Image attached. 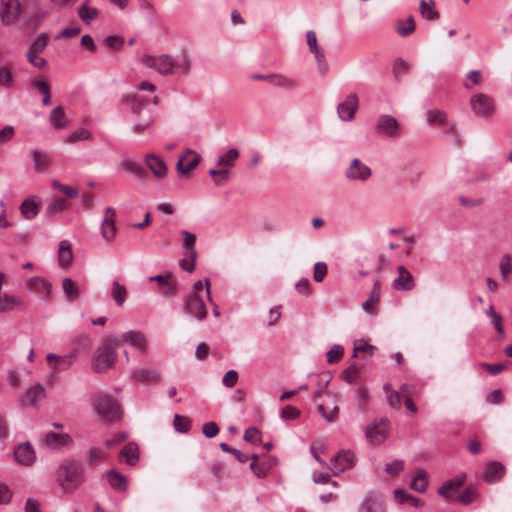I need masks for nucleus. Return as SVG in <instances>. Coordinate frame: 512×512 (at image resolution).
<instances>
[{"label":"nucleus","mask_w":512,"mask_h":512,"mask_svg":"<svg viewBox=\"0 0 512 512\" xmlns=\"http://www.w3.org/2000/svg\"><path fill=\"white\" fill-rule=\"evenodd\" d=\"M121 340L117 337H106L103 344L94 352L92 358V368L97 373H104L111 369L117 359V349Z\"/></svg>","instance_id":"obj_1"},{"label":"nucleus","mask_w":512,"mask_h":512,"mask_svg":"<svg viewBox=\"0 0 512 512\" xmlns=\"http://www.w3.org/2000/svg\"><path fill=\"white\" fill-rule=\"evenodd\" d=\"M84 468L73 460H66L56 471V481L65 491L70 492L78 489L83 481Z\"/></svg>","instance_id":"obj_2"},{"label":"nucleus","mask_w":512,"mask_h":512,"mask_svg":"<svg viewBox=\"0 0 512 512\" xmlns=\"http://www.w3.org/2000/svg\"><path fill=\"white\" fill-rule=\"evenodd\" d=\"M92 408L101 421L115 422L122 417L120 404L107 394H97L93 398Z\"/></svg>","instance_id":"obj_3"},{"label":"nucleus","mask_w":512,"mask_h":512,"mask_svg":"<svg viewBox=\"0 0 512 512\" xmlns=\"http://www.w3.org/2000/svg\"><path fill=\"white\" fill-rule=\"evenodd\" d=\"M141 62L144 66L150 69H154L160 75L167 76L174 73L177 67H180L177 61H175L169 54H161L159 56H152L144 54L141 58ZM189 62L185 61L181 67L183 68L184 74L189 72Z\"/></svg>","instance_id":"obj_4"},{"label":"nucleus","mask_w":512,"mask_h":512,"mask_svg":"<svg viewBox=\"0 0 512 512\" xmlns=\"http://www.w3.org/2000/svg\"><path fill=\"white\" fill-rule=\"evenodd\" d=\"M183 311L187 315L202 321L207 316V310L201 295L188 293L183 299Z\"/></svg>","instance_id":"obj_5"},{"label":"nucleus","mask_w":512,"mask_h":512,"mask_svg":"<svg viewBox=\"0 0 512 512\" xmlns=\"http://www.w3.org/2000/svg\"><path fill=\"white\" fill-rule=\"evenodd\" d=\"M470 106L476 116L486 119L492 117L495 112L494 100L484 93L473 95L470 99Z\"/></svg>","instance_id":"obj_6"},{"label":"nucleus","mask_w":512,"mask_h":512,"mask_svg":"<svg viewBox=\"0 0 512 512\" xmlns=\"http://www.w3.org/2000/svg\"><path fill=\"white\" fill-rule=\"evenodd\" d=\"M389 421L387 418L373 422L366 428L365 434L367 440L372 445L382 444L389 436Z\"/></svg>","instance_id":"obj_7"},{"label":"nucleus","mask_w":512,"mask_h":512,"mask_svg":"<svg viewBox=\"0 0 512 512\" xmlns=\"http://www.w3.org/2000/svg\"><path fill=\"white\" fill-rule=\"evenodd\" d=\"M21 14V4L19 0H1L0 16L4 25L14 24Z\"/></svg>","instance_id":"obj_8"},{"label":"nucleus","mask_w":512,"mask_h":512,"mask_svg":"<svg viewBox=\"0 0 512 512\" xmlns=\"http://www.w3.org/2000/svg\"><path fill=\"white\" fill-rule=\"evenodd\" d=\"M375 129L378 134L389 138L398 137L400 132L396 118L387 114L378 117Z\"/></svg>","instance_id":"obj_9"},{"label":"nucleus","mask_w":512,"mask_h":512,"mask_svg":"<svg viewBox=\"0 0 512 512\" xmlns=\"http://www.w3.org/2000/svg\"><path fill=\"white\" fill-rule=\"evenodd\" d=\"M200 161L201 156L199 154L194 150L187 149L183 155L179 157L176 169L179 173L185 175L195 169Z\"/></svg>","instance_id":"obj_10"},{"label":"nucleus","mask_w":512,"mask_h":512,"mask_svg":"<svg viewBox=\"0 0 512 512\" xmlns=\"http://www.w3.org/2000/svg\"><path fill=\"white\" fill-rule=\"evenodd\" d=\"M359 106L358 97L356 94H349L345 101L340 103L337 107V112L339 117L343 121H350L354 118V114L356 113Z\"/></svg>","instance_id":"obj_11"},{"label":"nucleus","mask_w":512,"mask_h":512,"mask_svg":"<svg viewBox=\"0 0 512 512\" xmlns=\"http://www.w3.org/2000/svg\"><path fill=\"white\" fill-rule=\"evenodd\" d=\"M354 454L351 451L339 452L331 460V470L333 475H338L344 470L353 466Z\"/></svg>","instance_id":"obj_12"},{"label":"nucleus","mask_w":512,"mask_h":512,"mask_svg":"<svg viewBox=\"0 0 512 512\" xmlns=\"http://www.w3.org/2000/svg\"><path fill=\"white\" fill-rule=\"evenodd\" d=\"M371 176V169L355 158L346 171V177L351 180L365 181Z\"/></svg>","instance_id":"obj_13"},{"label":"nucleus","mask_w":512,"mask_h":512,"mask_svg":"<svg viewBox=\"0 0 512 512\" xmlns=\"http://www.w3.org/2000/svg\"><path fill=\"white\" fill-rule=\"evenodd\" d=\"M14 458L19 464L29 466L35 461V451L29 443H23L15 448Z\"/></svg>","instance_id":"obj_14"},{"label":"nucleus","mask_w":512,"mask_h":512,"mask_svg":"<svg viewBox=\"0 0 512 512\" xmlns=\"http://www.w3.org/2000/svg\"><path fill=\"white\" fill-rule=\"evenodd\" d=\"M145 163L158 179H163L168 172L165 162L155 154H148L145 158Z\"/></svg>","instance_id":"obj_15"},{"label":"nucleus","mask_w":512,"mask_h":512,"mask_svg":"<svg viewBox=\"0 0 512 512\" xmlns=\"http://www.w3.org/2000/svg\"><path fill=\"white\" fill-rule=\"evenodd\" d=\"M132 377L139 382L147 384L158 383L161 379L160 374L154 369L136 368L132 372Z\"/></svg>","instance_id":"obj_16"},{"label":"nucleus","mask_w":512,"mask_h":512,"mask_svg":"<svg viewBox=\"0 0 512 512\" xmlns=\"http://www.w3.org/2000/svg\"><path fill=\"white\" fill-rule=\"evenodd\" d=\"M399 277L393 282L396 290H411L414 287V278L404 266L398 267Z\"/></svg>","instance_id":"obj_17"},{"label":"nucleus","mask_w":512,"mask_h":512,"mask_svg":"<svg viewBox=\"0 0 512 512\" xmlns=\"http://www.w3.org/2000/svg\"><path fill=\"white\" fill-rule=\"evenodd\" d=\"M171 278L172 275L167 273L166 275L151 276L149 280L158 282L159 292L166 297L176 294L175 284L170 281Z\"/></svg>","instance_id":"obj_18"},{"label":"nucleus","mask_w":512,"mask_h":512,"mask_svg":"<svg viewBox=\"0 0 512 512\" xmlns=\"http://www.w3.org/2000/svg\"><path fill=\"white\" fill-rule=\"evenodd\" d=\"M466 480V474H459L454 478L446 481L441 487L438 488V494L443 497H449L454 491L461 487Z\"/></svg>","instance_id":"obj_19"},{"label":"nucleus","mask_w":512,"mask_h":512,"mask_svg":"<svg viewBox=\"0 0 512 512\" xmlns=\"http://www.w3.org/2000/svg\"><path fill=\"white\" fill-rule=\"evenodd\" d=\"M504 474V466L497 461H493L487 465L483 473V479L488 483H494L502 478Z\"/></svg>","instance_id":"obj_20"},{"label":"nucleus","mask_w":512,"mask_h":512,"mask_svg":"<svg viewBox=\"0 0 512 512\" xmlns=\"http://www.w3.org/2000/svg\"><path fill=\"white\" fill-rule=\"evenodd\" d=\"M46 396L45 388L40 383L28 387L25 391L23 401L28 402L30 405L35 406L37 401Z\"/></svg>","instance_id":"obj_21"},{"label":"nucleus","mask_w":512,"mask_h":512,"mask_svg":"<svg viewBox=\"0 0 512 512\" xmlns=\"http://www.w3.org/2000/svg\"><path fill=\"white\" fill-rule=\"evenodd\" d=\"M359 512H386V508L379 497L368 495L363 500Z\"/></svg>","instance_id":"obj_22"},{"label":"nucleus","mask_w":512,"mask_h":512,"mask_svg":"<svg viewBox=\"0 0 512 512\" xmlns=\"http://www.w3.org/2000/svg\"><path fill=\"white\" fill-rule=\"evenodd\" d=\"M45 443L49 447L59 448L71 444L72 438L67 433L58 434L55 432H48L45 436Z\"/></svg>","instance_id":"obj_23"},{"label":"nucleus","mask_w":512,"mask_h":512,"mask_svg":"<svg viewBox=\"0 0 512 512\" xmlns=\"http://www.w3.org/2000/svg\"><path fill=\"white\" fill-rule=\"evenodd\" d=\"M73 261V254L71 245L68 241L63 240L59 243L58 248V262L59 265L63 268H67L71 265Z\"/></svg>","instance_id":"obj_24"},{"label":"nucleus","mask_w":512,"mask_h":512,"mask_svg":"<svg viewBox=\"0 0 512 512\" xmlns=\"http://www.w3.org/2000/svg\"><path fill=\"white\" fill-rule=\"evenodd\" d=\"M122 103L129 107L131 112L135 115L140 114L143 107L148 103L146 99L140 98L137 94L127 95L122 99Z\"/></svg>","instance_id":"obj_25"},{"label":"nucleus","mask_w":512,"mask_h":512,"mask_svg":"<svg viewBox=\"0 0 512 512\" xmlns=\"http://www.w3.org/2000/svg\"><path fill=\"white\" fill-rule=\"evenodd\" d=\"M30 288L39 291L45 298H49L52 292V285L46 279L41 277H33L27 280Z\"/></svg>","instance_id":"obj_26"},{"label":"nucleus","mask_w":512,"mask_h":512,"mask_svg":"<svg viewBox=\"0 0 512 512\" xmlns=\"http://www.w3.org/2000/svg\"><path fill=\"white\" fill-rule=\"evenodd\" d=\"M20 211L24 218L33 219L40 211V204L36 202L34 197L27 198L22 202Z\"/></svg>","instance_id":"obj_27"},{"label":"nucleus","mask_w":512,"mask_h":512,"mask_svg":"<svg viewBox=\"0 0 512 512\" xmlns=\"http://www.w3.org/2000/svg\"><path fill=\"white\" fill-rule=\"evenodd\" d=\"M89 2L90 0H85V2L78 8V17L88 25L99 15V10L95 7H90L88 5Z\"/></svg>","instance_id":"obj_28"},{"label":"nucleus","mask_w":512,"mask_h":512,"mask_svg":"<svg viewBox=\"0 0 512 512\" xmlns=\"http://www.w3.org/2000/svg\"><path fill=\"white\" fill-rule=\"evenodd\" d=\"M120 340L131 344L139 350H145L146 348L144 335L138 331H128L123 334Z\"/></svg>","instance_id":"obj_29"},{"label":"nucleus","mask_w":512,"mask_h":512,"mask_svg":"<svg viewBox=\"0 0 512 512\" xmlns=\"http://www.w3.org/2000/svg\"><path fill=\"white\" fill-rule=\"evenodd\" d=\"M22 300L15 295L0 294V313H6L22 306Z\"/></svg>","instance_id":"obj_30"},{"label":"nucleus","mask_w":512,"mask_h":512,"mask_svg":"<svg viewBox=\"0 0 512 512\" xmlns=\"http://www.w3.org/2000/svg\"><path fill=\"white\" fill-rule=\"evenodd\" d=\"M182 235L184 237L183 250H184L185 255L188 258H192L193 260H196V258H197V252L195 249L196 235L191 232H188V231H183Z\"/></svg>","instance_id":"obj_31"},{"label":"nucleus","mask_w":512,"mask_h":512,"mask_svg":"<svg viewBox=\"0 0 512 512\" xmlns=\"http://www.w3.org/2000/svg\"><path fill=\"white\" fill-rule=\"evenodd\" d=\"M394 497L399 504L408 503L413 507H420L422 505V501L419 498L409 494L403 489H396L394 491Z\"/></svg>","instance_id":"obj_32"},{"label":"nucleus","mask_w":512,"mask_h":512,"mask_svg":"<svg viewBox=\"0 0 512 512\" xmlns=\"http://www.w3.org/2000/svg\"><path fill=\"white\" fill-rule=\"evenodd\" d=\"M107 480L114 490L119 492L126 490V477L115 470H110L107 473Z\"/></svg>","instance_id":"obj_33"},{"label":"nucleus","mask_w":512,"mask_h":512,"mask_svg":"<svg viewBox=\"0 0 512 512\" xmlns=\"http://www.w3.org/2000/svg\"><path fill=\"white\" fill-rule=\"evenodd\" d=\"M116 231L115 220L112 219L111 216L104 217L101 224V234L103 238L108 242L112 241L116 235Z\"/></svg>","instance_id":"obj_34"},{"label":"nucleus","mask_w":512,"mask_h":512,"mask_svg":"<svg viewBox=\"0 0 512 512\" xmlns=\"http://www.w3.org/2000/svg\"><path fill=\"white\" fill-rule=\"evenodd\" d=\"M428 485L427 472L424 469H418L411 482V488L419 493L426 491Z\"/></svg>","instance_id":"obj_35"},{"label":"nucleus","mask_w":512,"mask_h":512,"mask_svg":"<svg viewBox=\"0 0 512 512\" xmlns=\"http://www.w3.org/2000/svg\"><path fill=\"white\" fill-rule=\"evenodd\" d=\"M32 155L36 171L42 172L49 167L51 157L47 153H44L40 150H34Z\"/></svg>","instance_id":"obj_36"},{"label":"nucleus","mask_w":512,"mask_h":512,"mask_svg":"<svg viewBox=\"0 0 512 512\" xmlns=\"http://www.w3.org/2000/svg\"><path fill=\"white\" fill-rule=\"evenodd\" d=\"M111 296L118 306H122L128 296L126 287L120 284L118 281L113 282Z\"/></svg>","instance_id":"obj_37"},{"label":"nucleus","mask_w":512,"mask_h":512,"mask_svg":"<svg viewBox=\"0 0 512 512\" xmlns=\"http://www.w3.org/2000/svg\"><path fill=\"white\" fill-rule=\"evenodd\" d=\"M64 109L62 106L54 108L49 116L50 122L55 129H62L68 126V121L63 120Z\"/></svg>","instance_id":"obj_38"},{"label":"nucleus","mask_w":512,"mask_h":512,"mask_svg":"<svg viewBox=\"0 0 512 512\" xmlns=\"http://www.w3.org/2000/svg\"><path fill=\"white\" fill-rule=\"evenodd\" d=\"M415 27V20L412 16H409L406 20H397L396 22V31L402 37H406L413 33Z\"/></svg>","instance_id":"obj_39"},{"label":"nucleus","mask_w":512,"mask_h":512,"mask_svg":"<svg viewBox=\"0 0 512 512\" xmlns=\"http://www.w3.org/2000/svg\"><path fill=\"white\" fill-rule=\"evenodd\" d=\"M420 12L421 15L427 20H437L440 17V14L434 8V1L429 0V3L425 0L420 1Z\"/></svg>","instance_id":"obj_40"},{"label":"nucleus","mask_w":512,"mask_h":512,"mask_svg":"<svg viewBox=\"0 0 512 512\" xmlns=\"http://www.w3.org/2000/svg\"><path fill=\"white\" fill-rule=\"evenodd\" d=\"M33 86L37 89L43 96L42 103L45 106L51 105V92L49 84L42 79H35L33 81Z\"/></svg>","instance_id":"obj_41"},{"label":"nucleus","mask_w":512,"mask_h":512,"mask_svg":"<svg viewBox=\"0 0 512 512\" xmlns=\"http://www.w3.org/2000/svg\"><path fill=\"white\" fill-rule=\"evenodd\" d=\"M121 455L125 457L128 464L134 465L139 458L138 446L133 442L128 443L122 449Z\"/></svg>","instance_id":"obj_42"},{"label":"nucleus","mask_w":512,"mask_h":512,"mask_svg":"<svg viewBox=\"0 0 512 512\" xmlns=\"http://www.w3.org/2000/svg\"><path fill=\"white\" fill-rule=\"evenodd\" d=\"M121 166L129 173H132L140 178H145L147 173L145 169L136 161L123 160Z\"/></svg>","instance_id":"obj_43"},{"label":"nucleus","mask_w":512,"mask_h":512,"mask_svg":"<svg viewBox=\"0 0 512 512\" xmlns=\"http://www.w3.org/2000/svg\"><path fill=\"white\" fill-rule=\"evenodd\" d=\"M63 291L66 295V298L69 301H75L79 297L78 288L75 286L74 282L70 278L63 279L62 282Z\"/></svg>","instance_id":"obj_44"},{"label":"nucleus","mask_w":512,"mask_h":512,"mask_svg":"<svg viewBox=\"0 0 512 512\" xmlns=\"http://www.w3.org/2000/svg\"><path fill=\"white\" fill-rule=\"evenodd\" d=\"M92 137V133L85 128H80L70 133L67 138V143H75L77 141L89 140Z\"/></svg>","instance_id":"obj_45"},{"label":"nucleus","mask_w":512,"mask_h":512,"mask_svg":"<svg viewBox=\"0 0 512 512\" xmlns=\"http://www.w3.org/2000/svg\"><path fill=\"white\" fill-rule=\"evenodd\" d=\"M173 425L176 431L180 433H186L191 428V421L186 416H181L179 414L174 415Z\"/></svg>","instance_id":"obj_46"},{"label":"nucleus","mask_w":512,"mask_h":512,"mask_svg":"<svg viewBox=\"0 0 512 512\" xmlns=\"http://www.w3.org/2000/svg\"><path fill=\"white\" fill-rule=\"evenodd\" d=\"M478 496V492L475 486L469 485L460 495L459 501L463 505H469L472 503Z\"/></svg>","instance_id":"obj_47"},{"label":"nucleus","mask_w":512,"mask_h":512,"mask_svg":"<svg viewBox=\"0 0 512 512\" xmlns=\"http://www.w3.org/2000/svg\"><path fill=\"white\" fill-rule=\"evenodd\" d=\"M238 156V150L236 148H230L218 159L217 164L220 166H233V163L238 158Z\"/></svg>","instance_id":"obj_48"},{"label":"nucleus","mask_w":512,"mask_h":512,"mask_svg":"<svg viewBox=\"0 0 512 512\" xmlns=\"http://www.w3.org/2000/svg\"><path fill=\"white\" fill-rule=\"evenodd\" d=\"M67 206V201L63 198H57L53 200L46 208V213L49 216H54L57 213L62 212Z\"/></svg>","instance_id":"obj_49"},{"label":"nucleus","mask_w":512,"mask_h":512,"mask_svg":"<svg viewBox=\"0 0 512 512\" xmlns=\"http://www.w3.org/2000/svg\"><path fill=\"white\" fill-rule=\"evenodd\" d=\"M271 467V464L270 463H267V462H255L253 461L251 464H250V468L252 470V472L254 473L255 476H257L258 478H264L266 477L269 469Z\"/></svg>","instance_id":"obj_50"},{"label":"nucleus","mask_w":512,"mask_h":512,"mask_svg":"<svg viewBox=\"0 0 512 512\" xmlns=\"http://www.w3.org/2000/svg\"><path fill=\"white\" fill-rule=\"evenodd\" d=\"M429 124H442L446 121V114L442 110H429L426 114Z\"/></svg>","instance_id":"obj_51"},{"label":"nucleus","mask_w":512,"mask_h":512,"mask_svg":"<svg viewBox=\"0 0 512 512\" xmlns=\"http://www.w3.org/2000/svg\"><path fill=\"white\" fill-rule=\"evenodd\" d=\"M47 44H48V36H47V34L42 33L31 44L29 51L40 53L46 48Z\"/></svg>","instance_id":"obj_52"},{"label":"nucleus","mask_w":512,"mask_h":512,"mask_svg":"<svg viewBox=\"0 0 512 512\" xmlns=\"http://www.w3.org/2000/svg\"><path fill=\"white\" fill-rule=\"evenodd\" d=\"M209 174L214 178V183L216 185H221L222 183L228 181L229 179V170L223 169V170H216V169H210Z\"/></svg>","instance_id":"obj_53"},{"label":"nucleus","mask_w":512,"mask_h":512,"mask_svg":"<svg viewBox=\"0 0 512 512\" xmlns=\"http://www.w3.org/2000/svg\"><path fill=\"white\" fill-rule=\"evenodd\" d=\"M500 274L505 282L509 281V275L512 272L511 261L508 256H504L499 266Z\"/></svg>","instance_id":"obj_54"},{"label":"nucleus","mask_w":512,"mask_h":512,"mask_svg":"<svg viewBox=\"0 0 512 512\" xmlns=\"http://www.w3.org/2000/svg\"><path fill=\"white\" fill-rule=\"evenodd\" d=\"M343 379L349 384H353L359 376V368L351 365L342 372Z\"/></svg>","instance_id":"obj_55"},{"label":"nucleus","mask_w":512,"mask_h":512,"mask_svg":"<svg viewBox=\"0 0 512 512\" xmlns=\"http://www.w3.org/2000/svg\"><path fill=\"white\" fill-rule=\"evenodd\" d=\"M327 264L324 262H317L314 265L313 278L316 282H322L327 274Z\"/></svg>","instance_id":"obj_56"},{"label":"nucleus","mask_w":512,"mask_h":512,"mask_svg":"<svg viewBox=\"0 0 512 512\" xmlns=\"http://www.w3.org/2000/svg\"><path fill=\"white\" fill-rule=\"evenodd\" d=\"M357 394H358V398H359V404H358L359 409L361 411H366L368 403H369V399H370L368 389L363 386L359 387L357 389Z\"/></svg>","instance_id":"obj_57"},{"label":"nucleus","mask_w":512,"mask_h":512,"mask_svg":"<svg viewBox=\"0 0 512 512\" xmlns=\"http://www.w3.org/2000/svg\"><path fill=\"white\" fill-rule=\"evenodd\" d=\"M378 288V283L374 284V289L370 295V297L363 303V309L367 313H372V307L378 302L379 294L376 292Z\"/></svg>","instance_id":"obj_58"},{"label":"nucleus","mask_w":512,"mask_h":512,"mask_svg":"<svg viewBox=\"0 0 512 512\" xmlns=\"http://www.w3.org/2000/svg\"><path fill=\"white\" fill-rule=\"evenodd\" d=\"M244 440L246 442H250V443H253V444H257V443H260L261 442V438H260V431L258 428L256 427H250L248 428L245 433H244Z\"/></svg>","instance_id":"obj_59"},{"label":"nucleus","mask_w":512,"mask_h":512,"mask_svg":"<svg viewBox=\"0 0 512 512\" xmlns=\"http://www.w3.org/2000/svg\"><path fill=\"white\" fill-rule=\"evenodd\" d=\"M72 364H73V355L69 354V355L61 356L59 358V361L57 363H54V365H52V369L53 370H66L69 367H71Z\"/></svg>","instance_id":"obj_60"},{"label":"nucleus","mask_w":512,"mask_h":512,"mask_svg":"<svg viewBox=\"0 0 512 512\" xmlns=\"http://www.w3.org/2000/svg\"><path fill=\"white\" fill-rule=\"evenodd\" d=\"M27 60L29 63H31L34 67L42 69L46 66L47 61L43 57L37 56L36 52L28 51L26 54Z\"/></svg>","instance_id":"obj_61"},{"label":"nucleus","mask_w":512,"mask_h":512,"mask_svg":"<svg viewBox=\"0 0 512 512\" xmlns=\"http://www.w3.org/2000/svg\"><path fill=\"white\" fill-rule=\"evenodd\" d=\"M343 347L340 345H334L328 352H327V362L333 363L341 358L343 355Z\"/></svg>","instance_id":"obj_62"},{"label":"nucleus","mask_w":512,"mask_h":512,"mask_svg":"<svg viewBox=\"0 0 512 512\" xmlns=\"http://www.w3.org/2000/svg\"><path fill=\"white\" fill-rule=\"evenodd\" d=\"M300 416V411L290 405H287L281 411V417L285 420H294Z\"/></svg>","instance_id":"obj_63"},{"label":"nucleus","mask_w":512,"mask_h":512,"mask_svg":"<svg viewBox=\"0 0 512 512\" xmlns=\"http://www.w3.org/2000/svg\"><path fill=\"white\" fill-rule=\"evenodd\" d=\"M202 432L206 437L213 438L219 433V427L215 422L211 421L202 426Z\"/></svg>","instance_id":"obj_64"}]
</instances>
